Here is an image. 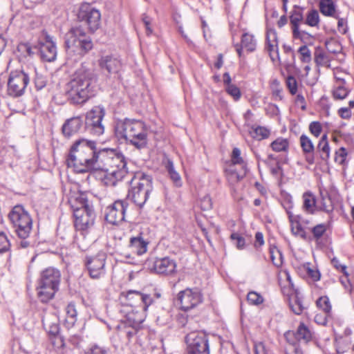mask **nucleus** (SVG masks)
<instances>
[{
    "label": "nucleus",
    "instance_id": "nucleus-33",
    "mask_svg": "<svg viewBox=\"0 0 354 354\" xmlns=\"http://www.w3.org/2000/svg\"><path fill=\"white\" fill-rule=\"evenodd\" d=\"M320 12L327 17H335V5L333 0H320Z\"/></svg>",
    "mask_w": 354,
    "mask_h": 354
},
{
    "label": "nucleus",
    "instance_id": "nucleus-62",
    "mask_svg": "<svg viewBox=\"0 0 354 354\" xmlns=\"http://www.w3.org/2000/svg\"><path fill=\"white\" fill-rule=\"evenodd\" d=\"M231 239L236 241V246L238 249L241 250L245 244V239L237 233H232L230 236Z\"/></svg>",
    "mask_w": 354,
    "mask_h": 354
},
{
    "label": "nucleus",
    "instance_id": "nucleus-26",
    "mask_svg": "<svg viewBox=\"0 0 354 354\" xmlns=\"http://www.w3.org/2000/svg\"><path fill=\"white\" fill-rule=\"evenodd\" d=\"M148 242L145 241L141 236L131 237L129 242V248L138 255H142L147 250Z\"/></svg>",
    "mask_w": 354,
    "mask_h": 354
},
{
    "label": "nucleus",
    "instance_id": "nucleus-27",
    "mask_svg": "<svg viewBox=\"0 0 354 354\" xmlns=\"http://www.w3.org/2000/svg\"><path fill=\"white\" fill-rule=\"evenodd\" d=\"M288 215L289 221L291 223V231L292 232L298 236H300L303 239H307V234L305 230L301 227V224L299 223V216H294L291 212H289L288 210Z\"/></svg>",
    "mask_w": 354,
    "mask_h": 354
},
{
    "label": "nucleus",
    "instance_id": "nucleus-51",
    "mask_svg": "<svg viewBox=\"0 0 354 354\" xmlns=\"http://www.w3.org/2000/svg\"><path fill=\"white\" fill-rule=\"evenodd\" d=\"M299 53L301 55V60L303 62L308 63L311 60V53L306 45L301 46L299 50Z\"/></svg>",
    "mask_w": 354,
    "mask_h": 354
},
{
    "label": "nucleus",
    "instance_id": "nucleus-15",
    "mask_svg": "<svg viewBox=\"0 0 354 354\" xmlns=\"http://www.w3.org/2000/svg\"><path fill=\"white\" fill-rule=\"evenodd\" d=\"M145 266L152 272L165 276L171 275L176 271V261L169 257L149 259Z\"/></svg>",
    "mask_w": 354,
    "mask_h": 354
},
{
    "label": "nucleus",
    "instance_id": "nucleus-42",
    "mask_svg": "<svg viewBox=\"0 0 354 354\" xmlns=\"http://www.w3.org/2000/svg\"><path fill=\"white\" fill-rule=\"evenodd\" d=\"M317 306L319 308L322 309L324 313L328 314L331 311V305L329 299L326 296L320 297L317 302Z\"/></svg>",
    "mask_w": 354,
    "mask_h": 354
},
{
    "label": "nucleus",
    "instance_id": "nucleus-38",
    "mask_svg": "<svg viewBox=\"0 0 354 354\" xmlns=\"http://www.w3.org/2000/svg\"><path fill=\"white\" fill-rule=\"evenodd\" d=\"M296 337H297L299 341L303 340L305 342H308L311 339L312 334L305 324L301 323L297 330Z\"/></svg>",
    "mask_w": 354,
    "mask_h": 354
},
{
    "label": "nucleus",
    "instance_id": "nucleus-58",
    "mask_svg": "<svg viewBox=\"0 0 354 354\" xmlns=\"http://www.w3.org/2000/svg\"><path fill=\"white\" fill-rule=\"evenodd\" d=\"M309 130L316 138L319 137L322 131L321 123L316 121L312 122L309 125Z\"/></svg>",
    "mask_w": 354,
    "mask_h": 354
},
{
    "label": "nucleus",
    "instance_id": "nucleus-25",
    "mask_svg": "<svg viewBox=\"0 0 354 354\" xmlns=\"http://www.w3.org/2000/svg\"><path fill=\"white\" fill-rule=\"evenodd\" d=\"M299 142L303 153L306 155V160L310 165L313 164L315 147L312 140L305 134H302L299 138Z\"/></svg>",
    "mask_w": 354,
    "mask_h": 354
},
{
    "label": "nucleus",
    "instance_id": "nucleus-21",
    "mask_svg": "<svg viewBox=\"0 0 354 354\" xmlns=\"http://www.w3.org/2000/svg\"><path fill=\"white\" fill-rule=\"evenodd\" d=\"M100 67L110 74H117L122 68L121 61L112 55L102 57L99 61Z\"/></svg>",
    "mask_w": 354,
    "mask_h": 354
},
{
    "label": "nucleus",
    "instance_id": "nucleus-56",
    "mask_svg": "<svg viewBox=\"0 0 354 354\" xmlns=\"http://www.w3.org/2000/svg\"><path fill=\"white\" fill-rule=\"evenodd\" d=\"M347 156L346 149L344 147H341L335 152V161L339 165H344Z\"/></svg>",
    "mask_w": 354,
    "mask_h": 354
},
{
    "label": "nucleus",
    "instance_id": "nucleus-7",
    "mask_svg": "<svg viewBox=\"0 0 354 354\" xmlns=\"http://www.w3.org/2000/svg\"><path fill=\"white\" fill-rule=\"evenodd\" d=\"M60 279L59 270L53 267L47 268L41 272L37 290L41 302L46 303L54 297L59 289Z\"/></svg>",
    "mask_w": 354,
    "mask_h": 354
},
{
    "label": "nucleus",
    "instance_id": "nucleus-60",
    "mask_svg": "<svg viewBox=\"0 0 354 354\" xmlns=\"http://www.w3.org/2000/svg\"><path fill=\"white\" fill-rule=\"evenodd\" d=\"M86 354H110V351L105 347L94 345L90 348Z\"/></svg>",
    "mask_w": 354,
    "mask_h": 354
},
{
    "label": "nucleus",
    "instance_id": "nucleus-30",
    "mask_svg": "<svg viewBox=\"0 0 354 354\" xmlns=\"http://www.w3.org/2000/svg\"><path fill=\"white\" fill-rule=\"evenodd\" d=\"M304 8L299 6H294L290 17L292 29L297 30L299 27V23L304 20Z\"/></svg>",
    "mask_w": 354,
    "mask_h": 354
},
{
    "label": "nucleus",
    "instance_id": "nucleus-35",
    "mask_svg": "<svg viewBox=\"0 0 354 354\" xmlns=\"http://www.w3.org/2000/svg\"><path fill=\"white\" fill-rule=\"evenodd\" d=\"M66 324L68 328L72 327L74 326L77 321V313L75 305L73 304H69L66 308Z\"/></svg>",
    "mask_w": 354,
    "mask_h": 354
},
{
    "label": "nucleus",
    "instance_id": "nucleus-24",
    "mask_svg": "<svg viewBox=\"0 0 354 354\" xmlns=\"http://www.w3.org/2000/svg\"><path fill=\"white\" fill-rule=\"evenodd\" d=\"M267 48L270 58L274 61L279 57V48L277 32L274 29L268 30L266 33Z\"/></svg>",
    "mask_w": 354,
    "mask_h": 354
},
{
    "label": "nucleus",
    "instance_id": "nucleus-28",
    "mask_svg": "<svg viewBox=\"0 0 354 354\" xmlns=\"http://www.w3.org/2000/svg\"><path fill=\"white\" fill-rule=\"evenodd\" d=\"M165 167L167 169V171L168 172V174L169 176L170 179L172 180L175 186L180 187L182 186V179L180 176V174L176 171L173 162L169 159L167 158L164 161Z\"/></svg>",
    "mask_w": 354,
    "mask_h": 354
},
{
    "label": "nucleus",
    "instance_id": "nucleus-6",
    "mask_svg": "<svg viewBox=\"0 0 354 354\" xmlns=\"http://www.w3.org/2000/svg\"><path fill=\"white\" fill-rule=\"evenodd\" d=\"M131 189L128 197L138 207H142L149 197L153 190V178L151 176L142 171L133 174L130 181Z\"/></svg>",
    "mask_w": 354,
    "mask_h": 354
},
{
    "label": "nucleus",
    "instance_id": "nucleus-16",
    "mask_svg": "<svg viewBox=\"0 0 354 354\" xmlns=\"http://www.w3.org/2000/svg\"><path fill=\"white\" fill-rule=\"evenodd\" d=\"M129 203L127 200L115 201L112 205L106 207L105 220L112 225L121 223L125 219Z\"/></svg>",
    "mask_w": 354,
    "mask_h": 354
},
{
    "label": "nucleus",
    "instance_id": "nucleus-2",
    "mask_svg": "<svg viewBox=\"0 0 354 354\" xmlns=\"http://www.w3.org/2000/svg\"><path fill=\"white\" fill-rule=\"evenodd\" d=\"M97 77L95 71L84 66L76 70L66 84V95L73 104H82L95 95Z\"/></svg>",
    "mask_w": 354,
    "mask_h": 354
},
{
    "label": "nucleus",
    "instance_id": "nucleus-44",
    "mask_svg": "<svg viewBox=\"0 0 354 354\" xmlns=\"http://www.w3.org/2000/svg\"><path fill=\"white\" fill-rule=\"evenodd\" d=\"M231 160L233 165H240L242 169H245V163L241 156V151L238 148H234L232 153Z\"/></svg>",
    "mask_w": 354,
    "mask_h": 354
},
{
    "label": "nucleus",
    "instance_id": "nucleus-41",
    "mask_svg": "<svg viewBox=\"0 0 354 354\" xmlns=\"http://www.w3.org/2000/svg\"><path fill=\"white\" fill-rule=\"evenodd\" d=\"M242 173L239 174L233 168V166L227 169L225 172L228 180L231 183H236L239 181L243 178L246 173L245 169H242Z\"/></svg>",
    "mask_w": 354,
    "mask_h": 354
},
{
    "label": "nucleus",
    "instance_id": "nucleus-32",
    "mask_svg": "<svg viewBox=\"0 0 354 354\" xmlns=\"http://www.w3.org/2000/svg\"><path fill=\"white\" fill-rule=\"evenodd\" d=\"M317 151L319 153L322 160L326 161L330 157V147L327 140L326 134L322 136L318 145Z\"/></svg>",
    "mask_w": 354,
    "mask_h": 354
},
{
    "label": "nucleus",
    "instance_id": "nucleus-59",
    "mask_svg": "<svg viewBox=\"0 0 354 354\" xmlns=\"http://www.w3.org/2000/svg\"><path fill=\"white\" fill-rule=\"evenodd\" d=\"M333 94L335 99L343 100L348 95V91L344 86H338Z\"/></svg>",
    "mask_w": 354,
    "mask_h": 354
},
{
    "label": "nucleus",
    "instance_id": "nucleus-46",
    "mask_svg": "<svg viewBox=\"0 0 354 354\" xmlns=\"http://www.w3.org/2000/svg\"><path fill=\"white\" fill-rule=\"evenodd\" d=\"M248 301L252 305H259L263 302V297L254 291H251L247 296Z\"/></svg>",
    "mask_w": 354,
    "mask_h": 354
},
{
    "label": "nucleus",
    "instance_id": "nucleus-13",
    "mask_svg": "<svg viewBox=\"0 0 354 354\" xmlns=\"http://www.w3.org/2000/svg\"><path fill=\"white\" fill-rule=\"evenodd\" d=\"M106 254L98 252L95 256H87L84 259V265L90 277L93 279H99L106 273L105 265Z\"/></svg>",
    "mask_w": 354,
    "mask_h": 354
},
{
    "label": "nucleus",
    "instance_id": "nucleus-40",
    "mask_svg": "<svg viewBox=\"0 0 354 354\" xmlns=\"http://www.w3.org/2000/svg\"><path fill=\"white\" fill-rule=\"evenodd\" d=\"M241 47L245 48L250 52L254 50L256 41L253 35L248 33H244L241 37Z\"/></svg>",
    "mask_w": 354,
    "mask_h": 354
},
{
    "label": "nucleus",
    "instance_id": "nucleus-8",
    "mask_svg": "<svg viewBox=\"0 0 354 354\" xmlns=\"http://www.w3.org/2000/svg\"><path fill=\"white\" fill-rule=\"evenodd\" d=\"M8 218L19 239L29 237L32 228V220L22 205H15L9 213Z\"/></svg>",
    "mask_w": 354,
    "mask_h": 354
},
{
    "label": "nucleus",
    "instance_id": "nucleus-64",
    "mask_svg": "<svg viewBox=\"0 0 354 354\" xmlns=\"http://www.w3.org/2000/svg\"><path fill=\"white\" fill-rule=\"evenodd\" d=\"M212 207V200L209 196L206 195L201 200V207L203 210H209Z\"/></svg>",
    "mask_w": 354,
    "mask_h": 354
},
{
    "label": "nucleus",
    "instance_id": "nucleus-9",
    "mask_svg": "<svg viewBox=\"0 0 354 354\" xmlns=\"http://www.w3.org/2000/svg\"><path fill=\"white\" fill-rule=\"evenodd\" d=\"M120 301L123 306H129L131 309L140 308L142 311H147L154 301L150 295L133 290L121 292Z\"/></svg>",
    "mask_w": 354,
    "mask_h": 354
},
{
    "label": "nucleus",
    "instance_id": "nucleus-57",
    "mask_svg": "<svg viewBox=\"0 0 354 354\" xmlns=\"http://www.w3.org/2000/svg\"><path fill=\"white\" fill-rule=\"evenodd\" d=\"M35 85L37 90H41L46 85V78L41 74H39L35 71V77L34 80Z\"/></svg>",
    "mask_w": 354,
    "mask_h": 354
},
{
    "label": "nucleus",
    "instance_id": "nucleus-39",
    "mask_svg": "<svg viewBox=\"0 0 354 354\" xmlns=\"http://www.w3.org/2000/svg\"><path fill=\"white\" fill-rule=\"evenodd\" d=\"M272 149L276 152L286 151L289 147L287 139L278 138L270 144Z\"/></svg>",
    "mask_w": 354,
    "mask_h": 354
},
{
    "label": "nucleus",
    "instance_id": "nucleus-63",
    "mask_svg": "<svg viewBox=\"0 0 354 354\" xmlns=\"http://www.w3.org/2000/svg\"><path fill=\"white\" fill-rule=\"evenodd\" d=\"M331 263H332L333 266L337 270L341 271L344 274V276H346V277L348 276V273L347 272V267L345 265L341 264L337 258L334 257L332 259Z\"/></svg>",
    "mask_w": 354,
    "mask_h": 354
},
{
    "label": "nucleus",
    "instance_id": "nucleus-54",
    "mask_svg": "<svg viewBox=\"0 0 354 354\" xmlns=\"http://www.w3.org/2000/svg\"><path fill=\"white\" fill-rule=\"evenodd\" d=\"M286 86L292 95H295L297 91V82L295 77L289 75L286 78Z\"/></svg>",
    "mask_w": 354,
    "mask_h": 354
},
{
    "label": "nucleus",
    "instance_id": "nucleus-12",
    "mask_svg": "<svg viewBox=\"0 0 354 354\" xmlns=\"http://www.w3.org/2000/svg\"><path fill=\"white\" fill-rule=\"evenodd\" d=\"M105 115V109L102 106H95L87 112L85 118L86 131L95 136H100L104 132L102 120Z\"/></svg>",
    "mask_w": 354,
    "mask_h": 354
},
{
    "label": "nucleus",
    "instance_id": "nucleus-43",
    "mask_svg": "<svg viewBox=\"0 0 354 354\" xmlns=\"http://www.w3.org/2000/svg\"><path fill=\"white\" fill-rule=\"evenodd\" d=\"M315 62L318 66H330V59L326 53L322 51H316L315 53Z\"/></svg>",
    "mask_w": 354,
    "mask_h": 354
},
{
    "label": "nucleus",
    "instance_id": "nucleus-19",
    "mask_svg": "<svg viewBox=\"0 0 354 354\" xmlns=\"http://www.w3.org/2000/svg\"><path fill=\"white\" fill-rule=\"evenodd\" d=\"M39 43L41 59L46 62H53L56 59L57 48L53 38L46 32H43Z\"/></svg>",
    "mask_w": 354,
    "mask_h": 354
},
{
    "label": "nucleus",
    "instance_id": "nucleus-18",
    "mask_svg": "<svg viewBox=\"0 0 354 354\" xmlns=\"http://www.w3.org/2000/svg\"><path fill=\"white\" fill-rule=\"evenodd\" d=\"M74 225L77 230L84 232L94 225L95 214L93 207L77 210L73 213Z\"/></svg>",
    "mask_w": 354,
    "mask_h": 354
},
{
    "label": "nucleus",
    "instance_id": "nucleus-37",
    "mask_svg": "<svg viewBox=\"0 0 354 354\" xmlns=\"http://www.w3.org/2000/svg\"><path fill=\"white\" fill-rule=\"evenodd\" d=\"M301 269L313 281H318L320 279L321 274L319 270L315 267H311L310 263H304Z\"/></svg>",
    "mask_w": 354,
    "mask_h": 354
},
{
    "label": "nucleus",
    "instance_id": "nucleus-45",
    "mask_svg": "<svg viewBox=\"0 0 354 354\" xmlns=\"http://www.w3.org/2000/svg\"><path fill=\"white\" fill-rule=\"evenodd\" d=\"M292 35L295 39H299L303 42H307L312 38V35L310 34L304 30H300L299 27H297L296 30L292 29Z\"/></svg>",
    "mask_w": 354,
    "mask_h": 354
},
{
    "label": "nucleus",
    "instance_id": "nucleus-23",
    "mask_svg": "<svg viewBox=\"0 0 354 354\" xmlns=\"http://www.w3.org/2000/svg\"><path fill=\"white\" fill-rule=\"evenodd\" d=\"M83 124L81 117H73L68 119L62 126V133L66 137H71L79 132Z\"/></svg>",
    "mask_w": 354,
    "mask_h": 354
},
{
    "label": "nucleus",
    "instance_id": "nucleus-50",
    "mask_svg": "<svg viewBox=\"0 0 354 354\" xmlns=\"http://www.w3.org/2000/svg\"><path fill=\"white\" fill-rule=\"evenodd\" d=\"M225 91L234 98L235 101L239 100L241 96V93L239 88L234 84L225 86Z\"/></svg>",
    "mask_w": 354,
    "mask_h": 354
},
{
    "label": "nucleus",
    "instance_id": "nucleus-31",
    "mask_svg": "<svg viewBox=\"0 0 354 354\" xmlns=\"http://www.w3.org/2000/svg\"><path fill=\"white\" fill-rule=\"evenodd\" d=\"M303 209L309 214H313L315 210L316 199L315 196L309 192L303 194Z\"/></svg>",
    "mask_w": 354,
    "mask_h": 354
},
{
    "label": "nucleus",
    "instance_id": "nucleus-36",
    "mask_svg": "<svg viewBox=\"0 0 354 354\" xmlns=\"http://www.w3.org/2000/svg\"><path fill=\"white\" fill-rule=\"evenodd\" d=\"M319 15L317 10L311 9L306 14L304 23L310 27H317L319 24Z\"/></svg>",
    "mask_w": 354,
    "mask_h": 354
},
{
    "label": "nucleus",
    "instance_id": "nucleus-20",
    "mask_svg": "<svg viewBox=\"0 0 354 354\" xmlns=\"http://www.w3.org/2000/svg\"><path fill=\"white\" fill-rule=\"evenodd\" d=\"M68 203L73 213L77 210L93 207L88 203L86 194L82 192H74L70 194Z\"/></svg>",
    "mask_w": 354,
    "mask_h": 354
},
{
    "label": "nucleus",
    "instance_id": "nucleus-17",
    "mask_svg": "<svg viewBox=\"0 0 354 354\" xmlns=\"http://www.w3.org/2000/svg\"><path fill=\"white\" fill-rule=\"evenodd\" d=\"M29 82L28 75L23 71H15L10 73L8 82V93L13 97L21 96Z\"/></svg>",
    "mask_w": 354,
    "mask_h": 354
},
{
    "label": "nucleus",
    "instance_id": "nucleus-22",
    "mask_svg": "<svg viewBox=\"0 0 354 354\" xmlns=\"http://www.w3.org/2000/svg\"><path fill=\"white\" fill-rule=\"evenodd\" d=\"M42 324L45 330L51 336L57 335L59 331L57 316L52 313H46L42 316Z\"/></svg>",
    "mask_w": 354,
    "mask_h": 354
},
{
    "label": "nucleus",
    "instance_id": "nucleus-53",
    "mask_svg": "<svg viewBox=\"0 0 354 354\" xmlns=\"http://www.w3.org/2000/svg\"><path fill=\"white\" fill-rule=\"evenodd\" d=\"M322 209L326 212H330L333 209V206L332 204L331 199L330 196L326 194L325 196L322 194V201H321Z\"/></svg>",
    "mask_w": 354,
    "mask_h": 354
},
{
    "label": "nucleus",
    "instance_id": "nucleus-49",
    "mask_svg": "<svg viewBox=\"0 0 354 354\" xmlns=\"http://www.w3.org/2000/svg\"><path fill=\"white\" fill-rule=\"evenodd\" d=\"M327 226L325 224H318L311 230L313 237L315 240H319L326 232Z\"/></svg>",
    "mask_w": 354,
    "mask_h": 354
},
{
    "label": "nucleus",
    "instance_id": "nucleus-5",
    "mask_svg": "<svg viewBox=\"0 0 354 354\" xmlns=\"http://www.w3.org/2000/svg\"><path fill=\"white\" fill-rule=\"evenodd\" d=\"M100 169H104L115 179L122 178L127 173V161L124 156L113 149H103L99 151Z\"/></svg>",
    "mask_w": 354,
    "mask_h": 354
},
{
    "label": "nucleus",
    "instance_id": "nucleus-3",
    "mask_svg": "<svg viewBox=\"0 0 354 354\" xmlns=\"http://www.w3.org/2000/svg\"><path fill=\"white\" fill-rule=\"evenodd\" d=\"M114 133L119 141L129 142L137 149L145 148L147 145V132L140 120H119L115 122Z\"/></svg>",
    "mask_w": 354,
    "mask_h": 354
},
{
    "label": "nucleus",
    "instance_id": "nucleus-48",
    "mask_svg": "<svg viewBox=\"0 0 354 354\" xmlns=\"http://www.w3.org/2000/svg\"><path fill=\"white\" fill-rule=\"evenodd\" d=\"M253 133L254 134L252 136L254 138L262 140L268 138L270 132L268 129L265 127H257L254 129Z\"/></svg>",
    "mask_w": 354,
    "mask_h": 354
},
{
    "label": "nucleus",
    "instance_id": "nucleus-4",
    "mask_svg": "<svg viewBox=\"0 0 354 354\" xmlns=\"http://www.w3.org/2000/svg\"><path fill=\"white\" fill-rule=\"evenodd\" d=\"M64 46L68 62H76L93 49V43L82 27L76 26L66 35Z\"/></svg>",
    "mask_w": 354,
    "mask_h": 354
},
{
    "label": "nucleus",
    "instance_id": "nucleus-55",
    "mask_svg": "<svg viewBox=\"0 0 354 354\" xmlns=\"http://www.w3.org/2000/svg\"><path fill=\"white\" fill-rule=\"evenodd\" d=\"M10 243L4 232H0V252L3 253L9 250Z\"/></svg>",
    "mask_w": 354,
    "mask_h": 354
},
{
    "label": "nucleus",
    "instance_id": "nucleus-1",
    "mask_svg": "<svg viewBox=\"0 0 354 354\" xmlns=\"http://www.w3.org/2000/svg\"><path fill=\"white\" fill-rule=\"evenodd\" d=\"M66 161L67 166L73 168L77 173H86L101 168L95 142L84 138L73 143Z\"/></svg>",
    "mask_w": 354,
    "mask_h": 354
},
{
    "label": "nucleus",
    "instance_id": "nucleus-11",
    "mask_svg": "<svg viewBox=\"0 0 354 354\" xmlns=\"http://www.w3.org/2000/svg\"><path fill=\"white\" fill-rule=\"evenodd\" d=\"M187 354H209L207 335L202 331H193L185 338Z\"/></svg>",
    "mask_w": 354,
    "mask_h": 354
},
{
    "label": "nucleus",
    "instance_id": "nucleus-52",
    "mask_svg": "<svg viewBox=\"0 0 354 354\" xmlns=\"http://www.w3.org/2000/svg\"><path fill=\"white\" fill-rule=\"evenodd\" d=\"M270 87L272 91V95L278 97L279 100L282 99L281 91L282 89L280 86V82L277 79L272 80L270 84Z\"/></svg>",
    "mask_w": 354,
    "mask_h": 354
},
{
    "label": "nucleus",
    "instance_id": "nucleus-47",
    "mask_svg": "<svg viewBox=\"0 0 354 354\" xmlns=\"http://www.w3.org/2000/svg\"><path fill=\"white\" fill-rule=\"evenodd\" d=\"M17 50L20 53V55L24 57L31 56L33 54L32 48L28 43L19 44Z\"/></svg>",
    "mask_w": 354,
    "mask_h": 354
},
{
    "label": "nucleus",
    "instance_id": "nucleus-34",
    "mask_svg": "<svg viewBox=\"0 0 354 354\" xmlns=\"http://www.w3.org/2000/svg\"><path fill=\"white\" fill-rule=\"evenodd\" d=\"M289 306L292 311L296 315H301L304 310L301 299L297 294H295L289 299Z\"/></svg>",
    "mask_w": 354,
    "mask_h": 354
},
{
    "label": "nucleus",
    "instance_id": "nucleus-10",
    "mask_svg": "<svg viewBox=\"0 0 354 354\" xmlns=\"http://www.w3.org/2000/svg\"><path fill=\"white\" fill-rule=\"evenodd\" d=\"M77 19L87 26L89 32L93 33L100 27L101 13L90 3H83L79 8Z\"/></svg>",
    "mask_w": 354,
    "mask_h": 354
},
{
    "label": "nucleus",
    "instance_id": "nucleus-61",
    "mask_svg": "<svg viewBox=\"0 0 354 354\" xmlns=\"http://www.w3.org/2000/svg\"><path fill=\"white\" fill-rule=\"evenodd\" d=\"M50 342L53 346L56 348H62L64 346V340L62 336L59 335H53L50 337Z\"/></svg>",
    "mask_w": 354,
    "mask_h": 354
},
{
    "label": "nucleus",
    "instance_id": "nucleus-29",
    "mask_svg": "<svg viewBox=\"0 0 354 354\" xmlns=\"http://www.w3.org/2000/svg\"><path fill=\"white\" fill-rule=\"evenodd\" d=\"M145 312L140 308H133L127 313V318L131 324L139 326L145 319Z\"/></svg>",
    "mask_w": 354,
    "mask_h": 354
},
{
    "label": "nucleus",
    "instance_id": "nucleus-14",
    "mask_svg": "<svg viewBox=\"0 0 354 354\" xmlns=\"http://www.w3.org/2000/svg\"><path fill=\"white\" fill-rule=\"evenodd\" d=\"M177 301L181 310L188 311L203 302V295L198 288H186L178 292Z\"/></svg>",
    "mask_w": 354,
    "mask_h": 354
}]
</instances>
